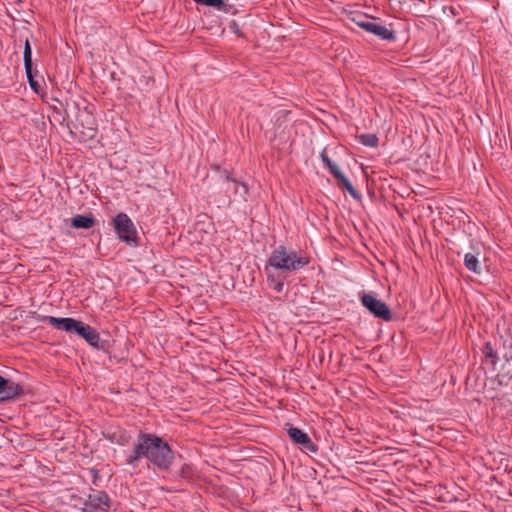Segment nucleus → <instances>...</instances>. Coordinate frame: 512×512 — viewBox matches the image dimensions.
Returning <instances> with one entry per match:
<instances>
[{
  "mask_svg": "<svg viewBox=\"0 0 512 512\" xmlns=\"http://www.w3.org/2000/svg\"><path fill=\"white\" fill-rule=\"evenodd\" d=\"M265 272L270 287L278 293L282 292L284 284L282 280L278 279L280 277L277 276V274H275L273 271L269 270V268H265Z\"/></svg>",
  "mask_w": 512,
  "mask_h": 512,
  "instance_id": "nucleus-15",
  "label": "nucleus"
},
{
  "mask_svg": "<svg viewBox=\"0 0 512 512\" xmlns=\"http://www.w3.org/2000/svg\"><path fill=\"white\" fill-rule=\"evenodd\" d=\"M84 508L107 509L109 508V497L103 491L90 494L84 503Z\"/></svg>",
  "mask_w": 512,
  "mask_h": 512,
  "instance_id": "nucleus-10",
  "label": "nucleus"
},
{
  "mask_svg": "<svg viewBox=\"0 0 512 512\" xmlns=\"http://www.w3.org/2000/svg\"><path fill=\"white\" fill-rule=\"evenodd\" d=\"M309 262V257L280 245L271 252L265 268L285 278L292 272L304 268Z\"/></svg>",
  "mask_w": 512,
  "mask_h": 512,
  "instance_id": "nucleus-2",
  "label": "nucleus"
},
{
  "mask_svg": "<svg viewBox=\"0 0 512 512\" xmlns=\"http://www.w3.org/2000/svg\"><path fill=\"white\" fill-rule=\"evenodd\" d=\"M80 512H109L107 509H91V508H84L82 507L80 509Z\"/></svg>",
  "mask_w": 512,
  "mask_h": 512,
  "instance_id": "nucleus-22",
  "label": "nucleus"
},
{
  "mask_svg": "<svg viewBox=\"0 0 512 512\" xmlns=\"http://www.w3.org/2000/svg\"><path fill=\"white\" fill-rule=\"evenodd\" d=\"M113 226L118 238L128 245L137 244V231L131 219L124 213H119L113 219Z\"/></svg>",
  "mask_w": 512,
  "mask_h": 512,
  "instance_id": "nucleus-3",
  "label": "nucleus"
},
{
  "mask_svg": "<svg viewBox=\"0 0 512 512\" xmlns=\"http://www.w3.org/2000/svg\"><path fill=\"white\" fill-rule=\"evenodd\" d=\"M321 159L326 167L329 168L331 174L336 178L342 173L338 165L333 162L324 152L321 153Z\"/></svg>",
  "mask_w": 512,
  "mask_h": 512,
  "instance_id": "nucleus-17",
  "label": "nucleus"
},
{
  "mask_svg": "<svg viewBox=\"0 0 512 512\" xmlns=\"http://www.w3.org/2000/svg\"><path fill=\"white\" fill-rule=\"evenodd\" d=\"M287 433L290 439L298 445H301L303 449L307 452L315 453L317 451V446L312 442L310 437L303 432L302 430L296 427H290L287 430Z\"/></svg>",
  "mask_w": 512,
  "mask_h": 512,
  "instance_id": "nucleus-7",
  "label": "nucleus"
},
{
  "mask_svg": "<svg viewBox=\"0 0 512 512\" xmlns=\"http://www.w3.org/2000/svg\"><path fill=\"white\" fill-rule=\"evenodd\" d=\"M30 86L36 91L37 90V82L34 79L29 80Z\"/></svg>",
  "mask_w": 512,
  "mask_h": 512,
  "instance_id": "nucleus-23",
  "label": "nucleus"
},
{
  "mask_svg": "<svg viewBox=\"0 0 512 512\" xmlns=\"http://www.w3.org/2000/svg\"><path fill=\"white\" fill-rule=\"evenodd\" d=\"M83 339H85L91 346H93L95 348H101L102 347L100 345V335H99V333L94 328H92L91 326H89L86 329V332L84 334Z\"/></svg>",
  "mask_w": 512,
  "mask_h": 512,
  "instance_id": "nucleus-16",
  "label": "nucleus"
},
{
  "mask_svg": "<svg viewBox=\"0 0 512 512\" xmlns=\"http://www.w3.org/2000/svg\"><path fill=\"white\" fill-rule=\"evenodd\" d=\"M358 26L363 28L365 31L370 32L383 40H392L395 38L393 32L385 26L378 24L373 21L358 22Z\"/></svg>",
  "mask_w": 512,
  "mask_h": 512,
  "instance_id": "nucleus-9",
  "label": "nucleus"
},
{
  "mask_svg": "<svg viewBox=\"0 0 512 512\" xmlns=\"http://www.w3.org/2000/svg\"><path fill=\"white\" fill-rule=\"evenodd\" d=\"M94 218L88 215H76L71 219V226L76 229H89L94 225Z\"/></svg>",
  "mask_w": 512,
  "mask_h": 512,
  "instance_id": "nucleus-12",
  "label": "nucleus"
},
{
  "mask_svg": "<svg viewBox=\"0 0 512 512\" xmlns=\"http://www.w3.org/2000/svg\"><path fill=\"white\" fill-rule=\"evenodd\" d=\"M24 67L28 80H32V50L28 39L24 47Z\"/></svg>",
  "mask_w": 512,
  "mask_h": 512,
  "instance_id": "nucleus-14",
  "label": "nucleus"
},
{
  "mask_svg": "<svg viewBox=\"0 0 512 512\" xmlns=\"http://www.w3.org/2000/svg\"><path fill=\"white\" fill-rule=\"evenodd\" d=\"M464 264L466 268L473 273L480 274L482 272V267L478 255L473 253H466L464 257Z\"/></svg>",
  "mask_w": 512,
  "mask_h": 512,
  "instance_id": "nucleus-13",
  "label": "nucleus"
},
{
  "mask_svg": "<svg viewBox=\"0 0 512 512\" xmlns=\"http://www.w3.org/2000/svg\"><path fill=\"white\" fill-rule=\"evenodd\" d=\"M198 4H202L208 7H213L218 10L224 5V0H194Z\"/></svg>",
  "mask_w": 512,
  "mask_h": 512,
  "instance_id": "nucleus-21",
  "label": "nucleus"
},
{
  "mask_svg": "<svg viewBox=\"0 0 512 512\" xmlns=\"http://www.w3.org/2000/svg\"><path fill=\"white\" fill-rule=\"evenodd\" d=\"M45 321L56 329H60L69 333H75L81 338L84 337L86 329L89 327V325L74 318H58L54 316H46Z\"/></svg>",
  "mask_w": 512,
  "mask_h": 512,
  "instance_id": "nucleus-5",
  "label": "nucleus"
},
{
  "mask_svg": "<svg viewBox=\"0 0 512 512\" xmlns=\"http://www.w3.org/2000/svg\"><path fill=\"white\" fill-rule=\"evenodd\" d=\"M45 321L56 329H60L69 333H75L81 338L84 337L86 329L89 327V325L74 318H58L54 316H46Z\"/></svg>",
  "mask_w": 512,
  "mask_h": 512,
  "instance_id": "nucleus-4",
  "label": "nucleus"
},
{
  "mask_svg": "<svg viewBox=\"0 0 512 512\" xmlns=\"http://www.w3.org/2000/svg\"><path fill=\"white\" fill-rule=\"evenodd\" d=\"M23 393L22 387L13 381L0 376V402H4Z\"/></svg>",
  "mask_w": 512,
  "mask_h": 512,
  "instance_id": "nucleus-8",
  "label": "nucleus"
},
{
  "mask_svg": "<svg viewBox=\"0 0 512 512\" xmlns=\"http://www.w3.org/2000/svg\"><path fill=\"white\" fill-rule=\"evenodd\" d=\"M336 179L338 180L339 185L343 186L352 197L359 198L358 192L354 189L351 182L345 177L343 173L336 177Z\"/></svg>",
  "mask_w": 512,
  "mask_h": 512,
  "instance_id": "nucleus-18",
  "label": "nucleus"
},
{
  "mask_svg": "<svg viewBox=\"0 0 512 512\" xmlns=\"http://www.w3.org/2000/svg\"><path fill=\"white\" fill-rule=\"evenodd\" d=\"M142 457L147 458L159 469H168L173 460V453L169 445L161 438L149 434H140L132 454L126 458V463L135 466L136 462Z\"/></svg>",
  "mask_w": 512,
  "mask_h": 512,
  "instance_id": "nucleus-1",
  "label": "nucleus"
},
{
  "mask_svg": "<svg viewBox=\"0 0 512 512\" xmlns=\"http://www.w3.org/2000/svg\"><path fill=\"white\" fill-rule=\"evenodd\" d=\"M77 121L83 127L82 133L88 138H93L96 134V126L94 118L87 112L80 113Z\"/></svg>",
  "mask_w": 512,
  "mask_h": 512,
  "instance_id": "nucleus-11",
  "label": "nucleus"
},
{
  "mask_svg": "<svg viewBox=\"0 0 512 512\" xmlns=\"http://www.w3.org/2000/svg\"><path fill=\"white\" fill-rule=\"evenodd\" d=\"M360 300L362 305L375 317L381 318L385 321H389L391 319V311L387 305L372 294L364 293L360 297Z\"/></svg>",
  "mask_w": 512,
  "mask_h": 512,
  "instance_id": "nucleus-6",
  "label": "nucleus"
},
{
  "mask_svg": "<svg viewBox=\"0 0 512 512\" xmlns=\"http://www.w3.org/2000/svg\"><path fill=\"white\" fill-rule=\"evenodd\" d=\"M486 349L488 350L487 352V355L490 356V357H493V352H492V348L489 344L486 345Z\"/></svg>",
  "mask_w": 512,
  "mask_h": 512,
  "instance_id": "nucleus-24",
  "label": "nucleus"
},
{
  "mask_svg": "<svg viewBox=\"0 0 512 512\" xmlns=\"http://www.w3.org/2000/svg\"><path fill=\"white\" fill-rule=\"evenodd\" d=\"M225 189L226 191H233L235 194L239 193L242 190L243 193L247 192V188L245 185L238 183L235 180L229 179V177L225 180Z\"/></svg>",
  "mask_w": 512,
  "mask_h": 512,
  "instance_id": "nucleus-19",
  "label": "nucleus"
},
{
  "mask_svg": "<svg viewBox=\"0 0 512 512\" xmlns=\"http://www.w3.org/2000/svg\"><path fill=\"white\" fill-rule=\"evenodd\" d=\"M359 141L367 147H376L378 145V137L375 134H362L359 136Z\"/></svg>",
  "mask_w": 512,
  "mask_h": 512,
  "instance_id": "nucleus-20",
  "label": "nucleus"
},
{
  "mask_svg": "<svg viewBox=\"0 0 512 512\" xmlns=\"http://www.w3.org/2000/svg\"><path fill=\"white\" fill-rule=\"evenodd\" d=\"M188 470H189V466H185V467L183 468V474H185V475H186V474L188 473Z\"/></svg>",
  "mask_w": 512,
  "mask_h": 512,
  "instance_id": "nucleus-25",
  "label": "nucleus"
}]
</instances>
